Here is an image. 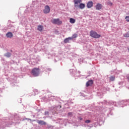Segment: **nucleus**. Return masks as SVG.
<instances>
[{"instance_id":"nucleus-1","label":"nucleus","mask_w":129,"mask_h":129,"mask_svg":"<svg viewBox=\"0 0 129 129\" xmlns=\"http://www.w3.org/2000/svg\"><path fill=\"white\" fill-rule=\"evenodd\" d=\"M74 7L76 9H80L83 10L85 8V4L82 3V0H74Z\"/></svg>"},{"instance_id":"nucleus-2","label":"nucleus","mask_w":129,"mask_h":129,"mask_svg":"<svg viewBox=\"0 0 129 129\" xmlns=\"http://www.w3.org/2000/svg\"><path fill=\"white\" fill-rule=\"evenodd\" d=\"M31 74L35 77L38 76L40 74V69L34 68L31 71Z\"/></svg>"},{"instance_id":"nucleus-3","label":"nucleus","mask_w":129,"mask_h":129,"mask_svg":"<svg viewBox=\"0 0 129 129\" xmlns=\"http://www.w3.org/2000/svg\"><path fill=\"white\" fill-rule=\"evenodd\" d=\"M90 36H91V37H92V38H94L95 39H99V38H100L101 37L100 35L97 34V33L93 31H90Z\"/></svg>"},{"instance_id":"nucleus-4","label":"nucleus","mask_w":129,"mask_h":129,"mask_svg":"<svg viewBox=\"0 0 129 129\" xmlns=\"http://www.w3.org/2000/svg\"><path fill=\"white\" fill-rule=\"evenodd\" d=\"M51 23L55 25H61V24H62V21H60L59 18L54 19L51 20Z\"/></svg>"},{"instance_id":"nucleus-5","label":"nucleus","mask_w":129,"mask_h":129,"mask_svg":"<svg viewBox=\"0 0 129 129\" xmlns=\"http://www.w3.org/2000/svg\"><path fill=\"white\" fill-rule=\"evenodd\" d=\"M50 7L49 6L46 5L44 7V9L43 10L44 14H49L50 13Z\"/></svg>"},{"instance_id":"nucleus-6","label":"nucleus","mask_w":129,"mask_h":129,"mask_svg":"<svg viewBox=\"0 0 129 129\" xmlns=\"http://www.w3.org/2000/svg\"><path fill=\"white\" fill-rule=\"evenodd\" d=\"M92 7H93V2L92 1H90L87 4V7L88 9H91Z\"/></svg>"},{"instance_id":"nucleus-7","label":"nucleus","mask_w":129,"mask_h":129,"mask_svg":"<svg viewBox=\"0 0 129 129\" xmlns=\"http://www.w3.org/2000/svg\"><path fill=\"white\" fill-rule=\"evenodd\" d=\"M95 7H96V10L99 11V10H101V9L102 8V5H101L99 3H98L96 5Z\"/></svg>"},{"instance_id":"nucleus-8","label":"nucleus","mask_w":129,"mask_h":129,"mask_svg":"<svg viewBox=\"0 0 129 129\" xmlns=\"http://www.w3.org/2000/svg\"><path fill=\"white\" fill-rule=\"evenodd\" d=\"M93 84V81L92 80H89L88 82L86 83V86L87 87H89V86H91Z\"/></svg>"},{"instance_id":"nucleus-9","label":"nucleus","mask_w":129,"mask_h":129,"mask_svg":"<svg viewBox=\"0 0 129 129\" xmlns=\"http://www.w3.org/2000/svg\"><path fill=\"white\" fill-rule=\"evenodd\" d=\"M37 30L38 31H39V32H42V31L44 30V27L42 25H38L37 26Z\"/></svg>"},{"instance_id":"nucleus-10","label":"nucleus","mask_w":129,"mask_h":129,"mask_svg":"<svg viewBox=\"0 0 129 129\" xmlns=\"http://www.w3.org/2000/svg\"><path fill=\"white\" fill-rule=\"evenodd\" d=\"M37 122L39 124H41V125H45L46 124V122L43 120H38Z\"/></svg>"},{"instance_id":"nucleus-11","label":"nucleus","mask_w":129,"mask_h":129,"mask_svg":"<svg viewBox=\"0 0 129 129\" xmlns=\"http://www.w3.org/2000/svg\"><path fill=\"white\" fill-rule=\"evenodd\" d=\"M13 36L14 35L13 34V33L10 32H8L7 34H6V36L7 38H12Z\"/></svg>"},{"instance_id":"nucleus-12","label":"nucleus","mask_w":129,"mask_h":129,"mask_svg":"<svg viewBox=\"0 0 129 129\" xmlns=\"http://www.w3.org/2000/svg\"><path fill=\"white\" fill-rule=\"evenodd\" d=\"M75 22H76V20L73 18H70V23L71 24H75Z\"/></svg>"},{"instance_id":"nucleus-13","label":"nucleus","mask_w":129,"mask_h":129,"mask_svg":"<svg viewBox=\"0 0 129 129\" xmlns=\"http://www.w3.org/2000/svg\"><path fill=\"white\" fill-rule=\"evenodd\" d=\"M75 38H77V34H74L71 37H69L70 40H72V39H75Z\"/></svg>"},{"instance_id":"nucleus-14","label":"nucleus","mask_w":129,"mask_h":129,"mask_svg":"<svg viewBox=\"0 0 129 129\" xmlns=\"http://www.w3.org/2000/svg\"><path fill=\"white\" fill-rule=\"evenodd\" d=\"M72 40V39H70V38H69V37H68V38H66V39L64 40L63 42H64V43L65 44H67V43H69V40Z\"/></svg>"},{"instance_id":"nucleus-15","label":"nucleus","mask_w":129,"mask_h":129,"mask_svg":"<svg viewBox=\"0 0 129 129\" xmlns=\"http://www.w3.org/2000/svg\"><path fill=\"white\" fill-rule=\"evenodd\" d=\"M123 36L125 38H129V31L123 34Z\"/></svg>"},{"instance_id":"nucleus-16","label":"nucleus","mask_w":129,"mask_h":129,"mask_svg":"<svg viewBox=\"0 0 129 129\" xmlns=\"http://www.w3.org/2000/svg\"><path fill=\"white\" fill-rule=\"evenodd\" d=\"M109 79H110V81H114V80L115 79V77L111 76V77H110Z\"/></svg>"},{"instance_id":"nucleus-17","label":"nucleus","mask_w":129,"mask_h":129,"mask_svg":"<svg viewBox=\"0 0 129 129\" xmlns=\"http://www.w3.org/2000/svg\"><path fill=\"white\" fill-rule=\"evenodd\" d=\"M12 54L10 52H7L5 54L6 57H9Z\"/></svg>"},{"instance_id":"nucleus-18","label":"nucleus","mask_w":129,"mask_h":129,"mask_svg":"<svg viewBox=\"0 0 129 129\" xmlns=\"http://www.w3.org/2000/svg\"><path fill=\"white\" fill-rule=\"evenodd\" d=\"M107 4L108 6H110V7H111V6H112V3L110 2H108Z\"/></svg>"},{"instance_id":"nucleus-19","label":"nucleus","mask_w":129,"mask_h":129,"mask_svg":"<svg viewBox=\"0 0 129 129\" xmlns=\"http://www.w3.org/2000/svg\"><path fill=\"white\" fill-rule=\"evenodd\" d=\"M126 22H129V16H126L125 18Z\"/></svg>"},{"instance_id":"nucleus-20","label":"nucleus","mask_w":129,"mask_h":129,"mask_svg":"<svg viewBox=\"0 0 129 129\" xmlns=\"http://www.w3.org/2000/svg\"><path fill=\"white\" fill-rule=\"evenodd\" d=\"M68 115H69V116H72V115H73V113H72V112H69V113H68Z\"/></svg>"},{"instance_id":"nucleus-21","label":"nucleus","mask_w":129,"mask_h":129,"mask_svg":"<svg viewBox=\"0 0 129 129\" xmlns=\"http://www.w3.org/2000/svg\"><path fill=\"white\" fill-rule=\"evenodd\" d=\"M90 120H86L85 121V123H90Z\"/></svg>"},{"instance_id":"nucleus-22","label":"nucleus","mask_w":129,"mask_h":129,"mask_svg":"<svg viewBox=\"0 0 129 129\" xmlns=\"http://www.w3.org/2000/svg\"><path fill=\"white\" fill-rule=\"evenodd\" d=\"M45 115H47V114H49V112H48V111L45 112Z\"/></svg>"},{"instance_id":"nucleus-23","label":"nucleus","mask_w":129,"mask_h":129,"mask_svg":"<svg viewBox=\"0 0 129 129\" xmlns=\"http://www.w3.org/2000/svg\"><path fill=\"white\" fill-rule=\"evenodd\" d=\"M80 120H82V118H80Z\"/></svg>"},{"instance_id":"nucleus-24","label":"nucleus","mask_w":129,"mask_h":129,"mask_svg":"<svg viewBox=\"0 0 129 129\" xmlns=\"http://www.w3.org/2000/svg\"><path fill=\"white\" fill-rule=\"evenodd\" d=\"M60 107L61 108V106H60Z\"/></svg>"}]
</instances>
